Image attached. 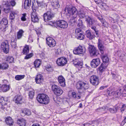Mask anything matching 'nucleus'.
Segmentation results:
<instances>
[{"label": "nucleus", "mask_w": 126, "mask_h": 126, "mask_svg": "<svg viewBox=\"0 0 126 126\" xmlns=\"http://www.w3.org/2000/svg\"><path fill=\"white\" fill-rule=\"evenodd\" d=\"M76 9L75 7H73L71 6H67L65 9L66 12H68L70 15H73L72 17L70 20L72 23H76L78 19Z\"/></svg>", "instance_id": "1"}, {"label": "nucleus", "mask_w": 126, "mask_h": 126, "mask_svg": "<svg viewBox=\"0 0 126 126\" xmlns=\"http://www.w3.org/2000/svg\"><path fill=\"white\" fill-rule=\"evenodd\" d=\"M76 87L80 93H82L84 91L89 88V84L86 81H79L76 84Z\"/></svg>", "instance_id": "2"}, {"label": "nucleus", "mask_w": 126, "mask_h": 126, "mask_svg": "<svg viewBox=\"0 0 126 126\" xmlns=\"http://www.w3.org/2000/svg\"><path fill=\"white\" fill-rule=\"evenodd\" d=\"M37 101L40 103L45 104H47L49 102V99L48 96L45 94H41L37 96Z\"/></svg>", "instance_id": "3"}, {"label": "nucleus", "mask_w": 126, "mask_h": 126, "mask_svg": "<svg viewBox=\"0 0 126 126\" xmlns=\"http://www.w3.org/2000/svg\"><path fill=\"white\" fill-rule=\"evenodd\" d=\"M16 4V2L14 0L7 1L4 4V11L6 13H8L11 10V6H14Z\"/></svg>", "instance_id": "4"}, {"label": "nucleus", "mask_w": 126, "mask_h": 126, "mask_svg": "<svg viewBox=\"0 0 126 126\" xmlns=\"http://www.w3.org/2000/svg\"><path fill=\"white\" fill-rule=\"evenodd\" d=\"M32 9L33 12L31 15V20L34 22H38L39 21V19L37 14L36 12L37 8L35 6L33 2L32 4Z\"/></svg>", "instance_id": "5"}, {"label": "nucleus", "mask_w": 126, "mask_h": 126, "mask_svg": "<svg viewBox=\"0 0 126 126\" xmlns=\"http://www.w3.org/2000/svg\"><path fill=\"white\" fill-rule=\"evenodd\" d=\"M85 21L86 22L87 25L89 27H91L92 26L96 25L97 24L98 26L99 25L96 20H95L89 16L86 18Z\"/></svg>", "instance_id": "6"}, {"label": "nucleus", "mask_w": 126, "mask_h": 126, "mask_svg": "<svg viewBox=\"0 0 126 126\" xmlns=\"http://www.w3.org/2000/svg\"><path fill=\"white\" fill-rule=\"evenodd\" d=\"M52 88L54 94L57 95H60L63 93V91L61 88L59 86L56 85H52Z\"/></svg>", "instance_id": "7"}, {"label": "nucleus", "mask_w": 126, "mask_h": 126, "mask_svg": "<svg viewBox=\"0 0 126 126\" xmlns=\"http://www.w3.org/2000/svg\"><path fill=\"white\" fill-rule=\"evenodd\" d=\"M86 51L85 47L79 45L78 47L75 48L73 50V52L75 54H83Z\"/></svg>", "instance_id": "8"}, {"label": "nucleus", "mask_w": 126, "mask_h": 126, "mask_svg": "<svg viewBox=\"0 0 126 126\" xmlns=\"http://www.w3.org/2000/svg\"><path fill=\"white\" fill-rule=\"evenodd\" d=\"M8 20L6 18H3L0 23V29L3 31H5L6 28L8 26Z\"/></svg>", "instance_id": "9"}, {"label": "nucleus", "mask_w": 126, "mask_h": 126, "mask_svg": "<svg viewBox=\"0 0 126 126\" xmlns=\"http://www.w3.org/2000/svg\"><path fill=\"white\" fill-rule=\"evenodd\" d=\"M56 24L57 26L61 28H66L68 27L67 23L63 20H59L56 21Z\"/></svg>", "instance_id": "10"}, {"label": "nucleus", "mask_w": 126, "mask_h": 126, "mask_svg": "<svg viewBox=\"0 0 126 126\" xmlns=\"http://www.w3.org/2000/svg\"><path fill=\"white\" fill-rule=\"evenodd\" d=\"M75 33L78 39L82 40L84 39L85 36L80 29L76 28Z\"/></svg>", "instance_id": "11"}, {"label": "nucleus", "mask_w": 126, "mask_h": 126, "mask_svg": "<svg viewBox=\"0 0 126 126\" xmlns=\"http://www.w3.org/2000/svg\"><path fill=\"white\" fill-rule=\"evenodd\" d=\"M1 47L3 50V51L6 53L9 52V46L7 40H6L3 42L1 44Z\"/></svg>", "instance_id": "12"}, {"label": "nucleus", "mask_w": 126, "mask_h": 126, "mask_svg": "<svg viewBox=\"0 0 126 126\" xmlns=\"http://www.w3.org/2000/svg\"><path fill=\"white\" fill-rule=\"evenodd\" d=\"M67 59L64 57H61L58 59L56 61L57 64L60 66H63L67 63Z\"/></svg>", "instance_id": "13"}, {"label": "nucleus", "mask_w": 126, "mask_h": 126, "mask_svg": "<svg viewBox=\"0 0 126 126\" xmlns=\"http://www.w3.org/2000/svg\"><path fill=\"white\" fill-rule=\"evenodd\" d=\"M90 81L91 83L94 85H97L99 83L98 77L95 75L91 76L90 78Z\"/></svg>", "instance_id": "14"}, {"label": "nucleus", "mask_w": 126, "mask_h": 126, "mask_svg": "<svg viewBox=\"0 0 126 126\" xmlns=\"http://www.w3.org/2000/svg\"><path fill=\"white\" fill-rule=\"evenodd\" d=\"M46 40L47 44L50 47H53L56 45V42L52 38L48 37L46 39Z\"/></svg>", "instance_id": "15"}, {"label": "nucleus", "mask_w": 126, "mask_h": 126, "mask_svg": "<svg viewBox=\"0 0 126 126\" xmlns=\"http://www.w3.org/2000/svg\"><path fill=\"white\" fill-rule=\"evenodd\" d=\"M43 16L44 21L45 22H47V21L51 20L53 17L54 15L50 12H48L44 14Z\"/></svg>", "instance_id": "16"}, {"label": "nucleus", "mask_w": 126, "mask_h": 126, "mask_svg": "<svg viewBox=\"0 0 126 126\" xmlns=\"http://www.w3.org/2000/svg\"><path fill=\"white\" fill-rule=\"evenodd\" d=\"M100 61L99 58L93 59L91 62L90 65L91 67L93 68L96 67L100 64Z\"/></svg>", "instance_id": "17"}, {"label": "nucleus", "mask_w": 126, "mask_h": 126, "mask_svg": "<svg viewBox=\"0 0 126 126\" xmlns=\"http://www.w3.org/2000/svg\"><path fill=\"white\" fill-rule=\"evenodd\" d=\"M89 51L92 55L94 56H97L98 54L95 47L92 45H91L89 47Z\"/></svg>", "instance_id": "18"}, {"label": "nucleus", "mask_w": 126, "mask_h": 126, "mask_svg": "<svg viewBox=\"0 0 126 126\" xmlns=\"http://www.w3.org/2000/svg\"><path fill=\"white\" fill-rule=\"evenodd\" d=\"M35 81L37 83L40 84L43 80V76L40 74H37L35 78Z\"/></svg>", "instance_id": "19"}, {"label": "nucleus", "mask_w": 126, "mask_h": 126, "mask_svg": "<svg viewBox=\"0 0 126 126\" xmlns=\"http://www.w3.org/2000/svg\"><path fill=\"white\" fill-rule=\"evenodd\" d=\"M58 80L61 86L64 87L65 85V80L62 76H60L58 78Z\"/></svg>", "instance_id": "20"}, {"label": "nucleus", "mask_w": 126, "mask_h": 126, "mask_svg": "<svg viewBox=\"0 0 126 126\" xmlns=\"http://www.w3.org/2000/svg\"><path fill=\"white\" fill-rule=\"evenodd\" d=\"M22 99V96L20 95H16L14 98V100L17 103H20Z\"/></svg>", "instance_id": "21"}, {"label": "nucleus", "mask_w": 126, "mask_h": 126, "mask_svg": "<svg viewBox=\"0 0 126 126\" xmlns=\"http://www.w3.org/2000/svg\"><path fill=\"white\" fill-rule=\"evenodd\" d=\"M9 88V86L8 85H2L1 86V84H0V89L3 92H6L8 91Z\"/></svg>", "instance_id": "22"}, {"label": "nucleus", "mask_w": 126, "mask_h": 126, "mask_svg": "<svg viewBox=\"0 0 126 126\" xmlns=\"http://www.w3.org/2000/svg\"><path fill=\"white\" fill-rule=\"evenodd\" d=\"M17 122L20 126H25L26 123V120L23 118L18 119Z\"/></svg>", "instance_id": "23"}, {"label": "nucleus", "mask_w": 126, "mask_h": 126, "mask_svg": "<svg viewBox=\"0 0 126 126\" xmlns=\"http://www.w3.org/2000/svg\"><path fill=\"white\" fill-rule=\"evenodd\" d=\"M31 0H25L24 4V8L27 9L31 6Z\"/></svg>", "instance_id": "24"}, {"label": "nucleus", "mask_w": 126, "mask_h": 126, "mask_svg": "<svg viewBox=\"0 0 126 126\" xmlns=\"http://www.w3.org/2000/svg\"><path fill=\"white\" fill-rule=\"evenodd\" d=\"M5 121L7 124L9 126L12 125L14 123L13 120L12 118L10 117L6 118Z\"/></svg>", "instance_id": "25"}, {"label": "nucleus", "mask_w": 126, "mask_h": 126, "mask_svg": "<svg viewBox=\"0 0 126 126\" xmlns=\"http://www.w3.org/2000/svg\"><path fill=\"white\" fill-rule=\"evenodd\" d=\"M8 98L7 97H1L0 98V104L1 105L5 104L6 102H8Z\"/></svg>", "instance_id": "26"}, {"label": "nucleus", "mask_w": 126, "mask_h": 126, "mask_svg": "<svg viewBox=\"0 0 126 126\" xmlns=\"http://www.w3.org/2000/svg\"><path fill=\"white\" fill-rule=\"evenodd\" d=\"M85 34L86 37L90 39H92L95 37L94 35H92L90 31L89 30L86 31Z\"/></svg>", "instance_id": "27"}, {"label": "nucleus", "mask_w": 126, "mask_h": 126, "mask_svg": "<svg viewBox=\"0 0 126 126\" xmlns=\"http://www.w3.org/2000/svg\"><path fill=\"white\" fill-rule=\"evenodd\" d=\"M24 31L22 29H20L17 33V39H21L23 36Z\"/></svg>", "instance_id": "28"}, {"label": "nucleus", "mask_w": 126, "mask_h": 126, "mask_svg": "<svg viewBox=\"0 0 126 126\" xmlns=\"http://www.w3.org/2000/svg\"><path fill=\"white\" fill-rule=\"evenodd\" d=\"M103 62L104 63H107L109 61L107 54H102L101 55Z\"/></svg>", "instance_id": "29"}, {"label": "nucleus", "mask_w": 126, "mask_h": 126, "mask_svg": "<svg viewBox=\"0 0 126 126\" xmlns=\"http://www.w3.org/2000/svg\"><path fill=\"white\" fill-rule=\"evenodd\" d=\"M5 104H4L3 105H1V106L0 107V109L3 110H7L8 108L9 107V102H6Z\"/></svg>", "instance_id": "30"}, {"label": "nucleus", "mask_w": 126, "mask_h": 126, "mask_svg": "<svg viewBox=\"0 0 126 126\" xmlns=\"http://www.w3.org/2000/svg\"><path fill=\"white\" fill-rule=\"evenodd\" d=\"M29 46L26 45L24 47L22 53L24 54L27 55L29 53Z\"/></svg>", "instance_id": "31"}, {"label": "nucleus", "mask_w": 126, "mask_h": 126, "mask_svg": "<svg viewBox=\"0 0 126 126\" xmlns=\"http://www.w3.org/2000/svg\"><path fill=\"white\" fill-rule=\"evenodd\" d=\"M41 62L39 60H36L34 63V65L36 67H38L40 66Z\"/></svg>", "instance_id": "32"}, {"label": "nucleus", "mask_w": 126, "mask_h": 126, "mask_svg": "<svg viewBox=\"0 0 126 126\" xmlns=\"http://www.w3.org/2000/svg\"><path fill=\"white\" fill-rule=\"evenodd\" d=\"M25 77L24 75H17L15 76V79L16 80H19L24 79Z\"/></svg>", "instance_id": "33"}, {"label": "nucleus", "mask_w": 126, "mask_h": 126, "mask_svg": "<svg viewBox=\"0 0 126 126\" xmlns=\"http://www.w3.org/2000/svg\"><path fill=\"white\" fill-rule=\"evenodd\" d=\"M116 94L118 96H121L123 94H124L123 89L121 88H119V89L116 91Z\"/></svg>", "instance_id": "34"}, {"label": "nucleus", "mask_w": 126, "mask_h": 126, "mask_svg": "<svg viewBox=\"0 0 126 126\" xmlns=\"http://www.w3.org/2000/svg\"><path fill=\"white\" fill-rule=\"evenodd\" d=\"M9 65L7 63H3L2 64H0L1 69H7Z\"/></svg>", "instance_id": "35"}, {"label": "nucleus", "mask_w": 126, "mask_h": 126, "mask_svg": "<svg viewBox=\"0 0 126 126\" xmlns=\"http://www.w3.org/2000/svg\"><path fill=\"white\" fill-rule=\"evenodd\" d=\"M77 26L80 28H82L83 27V24L82 21L80 19H79L77 21Z\"/></svg>", "instance_id": "36"}, {"label": "nucleus", "mask_w": 126, "mask_h": 126, "mask_svg": "<svg viewBox=\"0 0 126 126\" xmlns=\"http://www.w3.org/2000/svg\"><path fill=\"white\" fill-rule=\"evenodd\" d=\"M79 17L80 18H84L85 16L84 12L82 11H80L79 12Z\"/></svg>", "instance_id": "37"}, {"label": "nucleus", "mask_w": 126, "mask_h": 126, "mask_svg": "<svg viewBox=\"0 0 126 126\" xmlns=\"http://www.w3.org/2000/svg\"><path fill=\"white\" fill-rule=\"evenodd\" d=\"M105 68V67L104 66V64L102 63L98 68V69L101 72L104 71Z\"/></svg>", "instance_id": "38"}, {"label": "nucleus", "mask_w": 126, "mask_h": 126, "mask_svg": "<svg viewBox=\"0 0 126 126\" xmlns=\"http://www.w3.org/2000/svg\"><path fill=\"white\" fill-rule=\"evenodd\" d=\"M101 22L102 24V25L104 27H106L108 25V23L104 19H101Z\"/></svg>", "instance_id": "39"}, {"label": "nucleus", "mask_w": 126, "mask_h": 126, "mask_svg": "<svg viewBox=\"0 0 126 126\" xmlns=\"http://www.w3.org/2000/svg\"><path fill=\"white\" fill-rule=\"evenodd\" d=\"M112 17L116 22L119 20V16L117 14H113L112 16Z\"/></svg>", "instance_id": "40"}, {"label": "nucleus", "mask_w": 126, "mask_h": 126, "mask_svg": "<svg viewBox=\"0 0 126 126\" xmlns=\"http://www.w3.org/2000/svg\"><path fill=\"white\" fill-rule=\"evenodd\" d=\"M6 60L9 63H12L14 62V58L12 57L9 56L7 57Z\"/></svg>", "instance_id": "41"}, {"label": "nucleus", "mask_w": 126, "mask_h": 126, "mask_svg": "<svg viewBox=\"0 0 126 126\" xmlns=\"http://www.w3.org/2000/svg\"><path fill=\"white\" fill-rule=\"evenodd\" d=\"M16 14L14 12H12L9 16V18L10 19L12 20L14 19L15 18V14Z\"/></svg>", "instance_id": "42"}, {"label": "nucleus", "mask_w": 126, "mask_h": 126, "mask_svg": "<svg viewBox=\"0 0 126 126\" xmlns=\"http://www.w3.org/2000/svg\"><path fill=\"white\" fill-rule=\"evenodd\" d=\"M24 58V59H28L31 58L33 56V54L32 53H31L28 54L26 55Z\"/></svg>", "instance_id": "43"}, {"label": "nucleus", "mask_w": 126, "mask_h": 126, "mask_svg": "<svg viewBox=\"0 0 126 126\" xmlns=\"http://www.w3.org/2000/svg\"><path fill=\"white\" fill-rule=\"evenodd\" d=\"M26 109H25L21 110V114L22 116H24L26 115Z\"/></svg>", "instance_id": "44"}, {"label": "nucleus", "mask_w": 126, "mask_h": 126, "mask_svg": "<svg viewBox=\"0 0 126 126\" xmlns=\"http://www.w3.org/2000/svg\"><path fill=\"white\" fill-rule=\"evenodd\" d=\"M34 92L33 91H30L29 93V97L31 99L33 98L34 95Z\"/></svg>", "instance_id": "45"}, {"label": "nucleus", "mask_w": 126, "mask_h": 126, "mask_svg": "<svg viewBox=\"0 0 126 126\" xmlns=\"http://www.w3.org/2000/svg\"><path fill=\"white\" fill-rule=\"evenodd\" d=\"M72 96L74 98H77L78 99L80 98V97L79 95H78L77 97V94L75 92H73L72 93Z\"/></svg>", "instance_id": "46"}, {"label": "nucleus", "mask_w": 126, "mask_h": 126, "mask_svg": "<svg viewBox=\"0 0 126 126\" xmlns=\"http://www.w3.org/2000/svg\"><path fill=\"white\" fill-rule=\"evenodd\" d=\"M110 112L112 113H115L117 112V110L115 108H111L109 109Z\"/></svg>", "instance_id": "47"}, {"label": "nucleus", "mask_w": 126, "mask_h": 126, "mask_svg": "<svg viewBox=\"0 0 126 126\" xmlns=\"http://www.w3.org/2000/svg\"><path fill=\"white\" fill-rule=\"evenodd\" d=\"M77 65L76 66V67L78 68H82L83 66V63L82 62L79 61Z\"/></svg>", "instance_id": "48"}, {"label": "nucleus", "mask_w": 126, "mask_h": 126, "mask_svg": "<svg viewBox=\"0 0 126 126\" xmlns=\"http://www.w3.org/2000/svg\"><path fill=\"white\" fill-rule=\"evenodd\" d=\"M98 47L100 50H103V46L102 44L100 42L99 39L98 40Z\"/></svg>", "instance_id": "49"}, {"label": "nucleus", "mask_w": 126, "mask_h": 126, "mask_svg": "<svg viewBox=\"0 0 126 126\" xmlns=\"http://www.w3.org/2000/svg\"><path fill=\"white\" fill-rule=\"evenodd\" d=\"M60 7V5L58 1L55 2V4L53 6V7L55 9H57L59 8Z\"/></svg>", "instance_id": "50"}, {"label": "nucleus", "mask_w": 126, "mask_h": 126, "mask_svg": "<svg viewBox=\"0 0 126 126\" xmlns=\"http://www.w3.org/2000/svg\"><path fill=\"white\" fill-rule=\"evenodd\" d=\"M105 109L103 108H98L96 110V111H97L99 112H101L102 113H106V112H104V111Z\"/></svg>", "instance_id": "51"}, {"label": "nucleus", "mask_w": 126, "mask_h": 126, "mask_svg": "<svg viewBox=\"0 0 126 126\" xmlns=\"http://www.w3.org/2000/svg\"><path fill=\"white\" fill-rule=\"evenodd\" d=\"M46 69L47 70L48 72H52L53 71V68L50 66L47 67Z\"/></svg>", "instance_id": "52"}, {"label": "nucleus", "mask_w": 126, "mask_h": 126, "mask_svg": "<svg viewBox=\"0 0 126 126\" xmlns=\"http://www.w3.org/2000/svg\"><path fill=\"white\" fill-rule=\"evenodd\" d=\"M11 44L12 46L13 47H16V43L15 41H12L11 42Z\"/></svg>", "instance_id": "53"}, {"label": "nucleus", "mask_w": 126, "mask_h": 126, "mask_svg": "<svg viewBox=\"0 0 126 126\" xmlns=\"http://www.w3.org/2000/svg\"><path fill=\"white\" fill-rule=\"evenodd\" d=\"M26 14L25 13L23 14H22V16L21 18V20L23 21H25L26 20V19L25 18Z\"/></svg>", "instance_id": "54"}, {"label": "nucleus", "mask_w": 126, "mask_h": 126, "mask_svg": "<svg viewBox=\"0 0 126 126\" xmlns=\"http://www.w3.org/2000/svg\"><path fill=\"white\" fill-rule=\"evenodd\" d=\"M26 115L29 116L31 114V112L30 110L26 109Z\"/></svg>", "instance_id": "55"}, {"label": "nucleus", "mask_w": 126, "mask_h": 126, "mask_svg": "<svg viewBox=\"0 0 126 126\" xmlns=\"http://www.w3.org/2000/svg\"><path fill=\"white\" fill-rule=\"evenodd\" d=\"M109 20L112 23H114L116 22L112 17H110Z\"/></svg>", "instance_id": "56"}, {"label": "nucleus", "mask_w": 126, "mask_h": 126, "mask_svg": "<svg viewBox=\"0 0 126 126\" xmlns=\"http://www.w3.org/2000/svg\"><path fill=\"white\" fill-rule=\"evenodd\" d=\"M48 24L49 25L53 26H55V25L56 24V22H52V21H50L49 22V23H48Z\"/></svg>", "instance_id": "57"}, {"label": "nucleus", "mask_w": 126, "mask_h": 126, "mask_svg": "<svg viewBox=\"0 0 126 126\" xmlns=\"http://www.w3.org/2000/svg\"><path fill=\"white\" fill-rule=\"evenodd\" d=\"M73 61V63L75 66H76V65H77L78 64V62H79V61L76 60H74Z\"/></svg>", "instance_id": "58"}, {"label": "nucleus", "mask_w": 126, "mask_h": 126, "mask_svg": "<svg viewBox=\"0 0 126 126\" xmlns=\"http://www.w3.org/2000/svg\"><path fill=\"white\" fill-rule=\"evenodd\" d=\"M91 29L93 30L94 31L97 30V29L95 26H94V25L91 26Z\"/></svg>", "instance_id": "59"}, {"label": "nucleus", "mask_w": 126, "mask_h": 126, "mask_svg": "<svg viewBox=\"0 0 126 126\" xmlns=\"http://www.w3.org/2000/svg\"><path fill=\"white\" fill-rule=\"evenodd\" d=\"M95 2L97 4H99L102 3V1L101 0H94Z\"/></svg>", "instance_id": "60"}, {"label": "nucleus", "mask_w": 126, "mask_h": 126, "mask_svg": "<svg viewBox=\"0 0 126 126\" xmlns=\"http://www.w3.org/2000/svg\"><path fill=\"white\" fill-rule=\"evenodd\" d=\"M60 50L59 48H57L55 50V52L56 54H59Z\"/></svg>", "instance_id": "61"}, {"label": "nucleus", "mask_w": 126, "mask_h": 126, "mask_svg": "<svg viewBox=\"0 0 126 126\" xmlns=\"http://www.w3.org/2000/svg\"><path fill=\"white\" fill-rule=\"evenodd\" d=\"M63 109L64 111H67L69 110V108L68 106H67L65 108H63Z\"/></svg>", "instance_id": "62"}, {"label": "nucleus", "mask_w": 126, "mask_h": 126, "mask_svg": "<svg viewBox=\"0 0 126 126\" xmlns=\"http://www.w3.org/2000/svg\"><path fill=\"white\" fill-rule=\"evenodd\" d=\"M36 2L39 6H41V4L42 3V2H39L38 0L36 1Z\"/></svg>", "instance_id": "63"}, {"label": "nucleus", "mask_w": 126, "mask_h": 126, "mask_svg": "<svg viewBox=\"0 0 126 126\" xmlns=\"http://www.w3.org/2000/svg\"><path fill=\"white\" fill-rule=\"evenodd\" d=\"M40 125L38 124H33L32 126H39Z\"/></svg>", "instance_id": "64"}]
</instances>
